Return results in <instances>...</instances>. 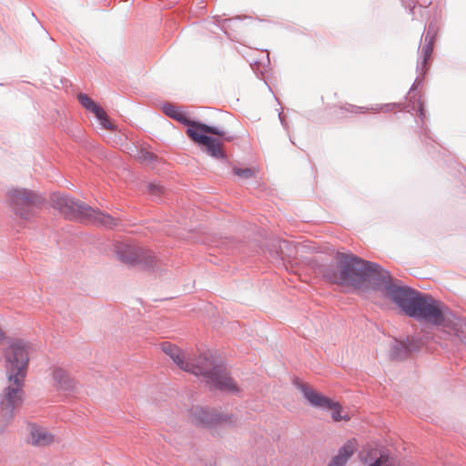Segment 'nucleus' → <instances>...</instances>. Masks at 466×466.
Listing matches in <instances>:
<instances>
[{"instance_id":"9d476101","label":"nucleus","mask_w":466,"mask_h":466,"mask_svg":"<svg viewBox=\"0 0 466 466\" xmlns=\"http://www.w3.org/2000/svg\"><path fill=\"white\" fill-rule=\"evenodd\" d=\"M79 103L87 110L91 111L99 121L100 125L107 129V130H113L114 125L111 123L110 119L108 118L106 113L104 111V109L98 106L93 99H91L86 94H79L78 96Z\"/></svg>"},{"instance_id":"412c9836","label":"nucleus","mask_w":466,"mask_h":466,"mask_svg":"<svg viewBox=\"0 0 466 466\" xmlns=\"http://www.w3.org/2000/svg\"><path fill=\"white\" fill-rule=\"evenodd\" d=\"M431 52V46H428L426 47V51H425L426 56H429Z\"/></svg>"},{"instance_id":"dca6fc26","label":"nucleus","mask_w":466,"mask_h":466,"mask_svg":"<svg viewBox=\"0 0 466 466\" xmlns=\"http://www.w3.org/2000/svg\"><path fill=\"white\" fill-rule=\"evenodd\" d=\"M137 258V253L130 247H127L126 250L121 254V259L128 264L135 262Z\"/></svg>"},{"instance_id":"0eeeda50","label":"nucleus","mask_w":466,"mask_h":466,"mask_svg":"<svg viewBox=\"0 0 466 466\" xmlns=\"http://www.w3.org/2000/svg\"><path fill=\"white\" fill-rule=\"evenodd\" d=\"M190 420L197 425H201L211 430L227 428L234 426L237 423V418L233 414L218 412L202 407L191 409Z\"/></svg>"},{"instance_id":"4468645a","label":"nucleus","mask_w":466,"mask_h":466,"mask_svg":"<svg viewBox=\"0 0 466 466\" xmlns=\"http://www.w3.org/2000/svg\"><path fill=\"white\" fill-rule=\"evenodd\" d=\"M359 447L358 441L355 438L348 440L342 447H340L336 454L346 463L353 456V454L357 451Z\"/></svg>"},{"instance_id":"6e6552de","label":"nucleus","mask_w":466,"mask_h":466,"mask_svg":"<svg viewBox=\"0 0 466 466\" xmlns=\"http://www.w3.org/2000/svg\"><path fill=\"white\" fill-rule=\"evenodd\" d=\"M301 391L311 405L329 410L331 411V418L335 421L350 420V416L347 414H341L342 408L339 402L333 401L331 399L322 395L307 385L301 386Z\"/></svg>"},{"instance_id":"20e7f679","label":"nucleus","mask_w":466,"mask_h":466,"mask_svg":"<svg viewBox=\"0 0 466 466\" xmlns=\"http://www.w3.org/2000/svg\"><path fill=\"white\" fill-rule=\"evenodd\" d=\"M164 111L168 116L187 125V135L195 143L205 147L208 154L216 158L224 157L223 144L220 138L225 135L223 130L198 122L189 121L186 113L173 105L166 106Z\"/></svg>"},{"instance_id":"6ab92c4d","label":"nucleus","mask_w":466,"mask_h":466,"mask_svg":"<svg viewBox=\"0 0 466 466\" xmlns=\"http://www.w3.org/2000/svg\"><path fill=\"white\" fill-rule=\"evenodd\" d=\"M347 463L335 455L327 466H345Z\"/></svg>"},{"instance_id":"f257e3e1","label":"nucleus","mask_w":466,"mask_h":466,"mask_svg":"<svg viewBox=\"0 0 466 466\" xmlns=\"http://www.w3.org/2000/svg\"><path fill=\"white\" fill-rule=\"evenodd\" d=\"M337 265L324 269V278L331 283L360 288L365 282L375 285L396 303L406 315L440 325L445 306L431 296L391 283L390 273L380 265L363 260L352 253L338 252Z\"/></svg>"},{"instance_id":"f03ea898","label":"nucleus","mask_w":466,"mask_h":466,"mask_svg":"<svg viewBox=\"0 0 466 466\" xmlns=\"http://www.w3.org/2000/svg\"><path fill=\"white\" fill-rule=\"evenodd\" d=\"M7 385L0 399V419L8 422L13 410L20 406L24 398V381L29 362V346L22 340L12 341L5 352Z\"/></svg>"},{"instance_id":"9b49d317","label":"nucleus","mask_w":466,"mask_h":466,"mask_svg":"<svg viewBox=\"0 0 466 466\" xmlns=\"http://www.w3.org/2000/svg\"><path fill=\"white\" fill-rule=\"evenodd\" d=\"M30 441L35 446H46L55 441L54 435L46 429L36 424L28 426Z\"/></svg>"},{"instance_id":"7ed1b4c3","label":"nucleus","mask_w":466,"mask_h":466,"mask_svg":"<svg viewBox=\"0 0 466 466\" xmlns=\"http://www.w3.org/2000/svg\"><path fill=\"white\" fill-rule=\"evenodd\" d=\"M161 350L179 369L196 376H204L212 387L230 392L238 390L236 382L228 376L227 369L223 365L215 364L214 360L206 355H199L194 359L186 358L178 347L168 341L161 344Z\"/></svg>"},{"instance_id":"423d86ee","label":"nucleus","mask_w":466,"mask_h":466,"mask_svg":"<svg viewBox=\"0 0 466 466\" xmlns=\"http://www.w3.org/2000/svg\"><path fill=\"white\" fill-rule=\"evenodd\" d=\"M9 202L15 214L22 219L33 218L41 203V198L27 189L14 188L8 191Z\"/></svg>"},{"instance_id":"a211bd4d","label":"nucleus","mask_w":466,"mask_h":466,"mask_svg":"<svg viewBox=\"0 0 466 466\" xmlns=\"http://www.w3.org/2000/svg\"><path fill=\"white\" fill-rule=\"evenodd\" d=\"M340 109L345 112L355 113V114L365 113V111L361 110V107L351 105V104H347V105L341 106Z\"/></svg>"},{"instance_id":"1a4fd4ad","label":"nucleus","mask_w":466,"mask_h":466,"mask_svg":"<svg viewBox=\"0 0 466 466\" xmlns=\"http://www.w3.org/2000/svg\"><path fill=\"white\" fill-rule=\"evenodd\" d=\"M359 457L363 463L375 460L370 466H395V461L392 457L385 451L372 448L370 445L365 447L360 452Z\"/></svg>"},{"instance_id":"f3484780","label":"nucleus","mask_w":466,"mask_h":466,"mask_svg":"<svg viewBox=\"0 0 466 466\" xmlns=\"http://www.w3.org/2000/svg\"><path fill=\"white\" fill-rule=\"evenodd\" d=\"M137 158L143 163H149L155 158V156L151 152L140 150Z\"/></svg>"},{"instance_id":"ddd939ff","label":"nucleus","mask_w":466,"mask_h":466,"mask_svg":"<svg viewBox=\"0 0 466 466\" xmlns=\"http://www.w3.org/2000/svg\"><path fill=\"white\" fill-rule=\"evenodd\" d=\"M407 99L409 101L407 107H409L410 110L415 111L417 116L421 120H423L426 117V114L424 112V103L422 101L421 94L417 89V86L415 85H413L410 89L407 95Z\"/></svg>"},{"instance_id":"4be33fe9","label":"nucleus","mask_w":466,"mask_h":466,"mask_svg":"<svg viewBox=\"0 0 466 466\" xmlns=\"http://www.w3.org/2000/svg\"><path fill=\"white\" fill-rule=\"evenodd\" d=\"M4 338V332L2 331V329H0V339H2Z\"/></svg>"},{"instance_id":"f8f14e48","label":"nucleus","mask_w":466,"mask_h":466,"mask_svg":"<svg viewBox=\"0 0 466 466\" xmlns=\"http://www.w3.org/2000/svg\"><path fill=\"white\" fill-rule=\"evenodd\" d=\"M52 379L54 386L62 391L72 390L75 387L74 380L71 376L62 368H55L52 371Z\"/></svg>"},{"instance_id":"2eb2a0df","label":"nucleus","mask_w":466,"mask_h":466,"mask_svg":"<svg viewBox=\"0 0 466 466\" xmlns=\"http://www.w3.org/2000/svg\"><path fill=\"white\" fill-rule=\"evenodd\" d=\"M233 173L242 179H248L255 177L257 170L255 168H240L235 167H233Z\"/></svg>"},{"instance_id":"aec40b11","label":"nucleus","mask_w":466,"mask_h":466,"mask_svg":"<svg viewBox=\"0 0 466 466\" xmlns=\"http://www.w3.org/2000/svg\"><path fill=\"white\" fill-rule=\"evenodd\" d=\"M148 189L153 194H160L163 192L162 187L160 185H157V184H149Z\"/></svg>"},{"instance_id":"39448f33","label":"nucleus","mask_w":466,"mask_h":466,"mask_svg":"<svg viewBox=\"0 0 466 466\" xmlns=\"http://www.w3.org/2000/svg\"><path fill=\"white\" fill-rule=\"evenodd\" d=\"M53 204L56 208L69 218L83 217L96 224L110 228L118 224L117 220L111 216L94 209L83 202L76 201L67 196L54 195Z\"/></svg>"}]
</instances>
